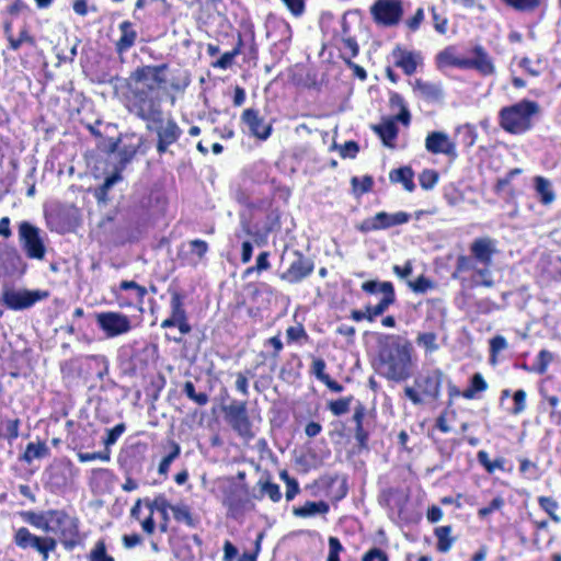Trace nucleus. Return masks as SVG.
Here are the masks:
<instances>
[{"mask_svg": "<svg viewBox=\"0 0 561 561\" xmlns=\"http://www.w3.org/2000/svg\"><path fill=\"white\" fill-rule=\"evenodd\" d=\"M413 176H414V173L410 167H401L399 169H394L389 174V179L391 182L402 183L403 187L408 192H413L415 190Z\"/></svg>", "mask_w": 561, "mask_h": 561, "instance_id": "bb28decb", "label": "nucleus"}, {"mask_svg": "<svg viewBox=\"0 0 561 561\" xmlns=\"http://www.w3.org/2000/svg\"><path fill=\"white\" fill-rule=\"evenodd\" d=\"M19 242L25 255L31 260H44L46 245L42 231L28 221H21L19 225Z\"/></svg>", "mask_w": 561, "mask_h": 561, "instance_id": "39448f33", "label": "nucleus"}, {"mask_svg": "<svg viewBox=\"0 0 561 561\" xmlns=\"http://www.w3.org/2000/svg\"><path fill=\"white\" fill-rule=\"evenodd\" d=\"M221 410L225 415V421L240 437L248 440L254 437L245 401L234 400L227 405H222Z\"/></svg>", "mask_w": 561, "mask_h": 561, "instance_id": "423d86ee", "label": "nucleus"}, {"mask_svg": "<svg viewBox=\"0 0 561 561\" xmlns=\"http://www.w3.org/2000/svg\"><path fill=\"white\" fill-rule=\"evenodd\" d=\"M425 148L428 152L443 153L451 158L457 157L456 145L450 141L444 131H432L425 139Z\"/></svg>", "mask_w": 561, "mask_h": 561, "instance_id": "2eb2a0df", "label": "nucleus"}, {"mask_svg": "<svg viewBox=\"0 0 561 561\" xmlns=\"http://www.w3.org/2000/svg\"><path fill=\"white\" fill-rule=\"evenodd\" d=\"M122 171L123 170H118V167L115 165L114 172L105 178L103 184L95 191V197L99 202L107 201L108 191L123 179L121 174Z\"/></svg>", "mask_w": 561, "mask_h": 561, "instance_id": "7c9ffc66", "label": "nucleus"}, {"mask_svg": "<svg viewBox=\"0 0 561 561\" xmlns=\"http://www.w3.org/2000/svg\"><path fill=\"white\" fill-rule=\"evenodd\" d=\"M96 323L108 337L125 334L130 331V319L119 312L106 311L96 314Z\"/></svg>", "mask_w": 561, "mask_h": 561, "instance_id": "f8f14e48", "label": "nucleus"}, {"mask_svg": "<svg viewBox=\"0 0 561 561\" xmlns=\"http://www.w3.org/2000/svg\"><path fill=\"white\" fill-rule=\"evenodd\" d=\"M26 267L27 264L15 248L0 243V279L21 276Z\"/></svg>", "mask_w": 561, "mask_h": 561, "instance_id": "9d476101", "label": "nucleus"}, {"mask_svg": "<svg viewBox=\"0 0 561 561\" xmlns=\"http://www.w3.org/2000/svg\"><path fill=\"white\" fill-rule=\"evenodd\" d=\"M505 348H507V341L504 336L495 335L493 339H491L490 352L493 358L497 353L504 351Z\"/></svg>", "mask_w": 561, "mask_h": 561, "instance_id": "0e129e2a", "label": "nucleus"}, {"mask_svg": "<svg viewBox=\"0 0 561 561\" xmlns=\"http://www.w3.org/2000/svg\"><path fill=\"white\" fill-rule=\"evenodd\" d=\"M535 190L543 205H549L556 199V194L549 180L542 176L535 178Z\"/></svg>", "mask_w": 561, "mask_h": 561, "instance_id": "c85d7f7f", "label": "nucleus"}, {"mask_svg": "<svg viewBox=\"0 0 561 561\" xmlns=\"http://www.w3.org/2000/svg\"><path fill=\"white\" fill-rule=\"evenodd\" d=\"M268 256H270V253L268 252H261L259 254V256L256 257V265L255 266H252V267H249L247 271H245V274L249 275L251 274L253 271H257V272H262V271H266L270 268V262H268Z\"/></svg>", "mask_w": 561, "mask_h": 561, "instance_id": "052dcab7", "label": "nucleus"}, {"mask_svg": "<svg viewBox=\"0 0 561 561\" xmlns=\"http://www.w3.org/2000/svg\"><path fill=\"white\" fill-rule=\"evenodd\" d=\"M352 400H353L352 397H347V398H341L335 401H331L329 403V410L336 416L345 414L350 410Z\"/></svg>", "mask_w": 561, "mask_h": 561, "instance_id": "09e8293b", "label": "nucleus"}, {"mask_svg": "<svg viewBox=\"0 0 561 561\" xmlns=\"http://www.w3.org/2000/svg\"><path fill=\"white\" fill-rule=\"evenodd\" d=\"M439 175L435 170L425 169L419 175L420 185L423 190H432L438 182Z\"/></svg>", "mask_w": 561, "mask_h": 561, "instance_id": "79ce46f5", "label": "nucleus"}, {"mask_svg": "<svg viewBox=\"0 0 561 561\" xmlns=\"http://www.w3.org/2000/svg\"><path fill=\"white\" fill-rule=\"evenodd\" d=\"M88 359L93 360L100 370L96 373L99 379H103L108 374V360L104 355H89Z\"/></svg>", "mask_w": 561, "mask_h": 561, "instance_id": "5fc2aeb1", "label": "nucleus"}, {"mask_svg": "<svg viewBox=\"0 0 561 561\" xmlns=\"http://www.w3.org/2000/svg\"><path fill=\"white\" fill-rule=\"evenodd\" d=\"M191 252L196 254L198 259H203L208 251V244L204 240L195 239L190 241Z\"/></svg>", "mask_w": 561, "mask_h": 561, "instance_id": "338daca9", "label": "nucleus"}, {"mask_svg": "<svg viewBox=\"0 0 561 561\" xmlns=\"http://www.w3.org/2000/svg\"><path fill=\"white\" fill-rule=\"evenodd\" d=\"M503 505H504V500L501 496H496L491 501V503L488 506L480 508L478 511V515H479V517L484 518L488 515H490L491 513H493L494 511L500 510Z\"/></svg>", "mask_w": 561, "mask_h": 561, "instance_id": "680f3d73", "label": "nucleus"}, {"mask_svg": "<svg viewBox=\"0 0 561 561\" xmlns=\"http://www.w3.org/2000/svg\"><path fill=\"white\" fill-rule=\"evenodd\" d=\"M381 294L383 297L376 306H367L365 309L369 322H373L376 317L383 314L396 301V293L392 284H383Z\"/></svg>", "mask_w": 561, "mask_h": 561, "instance_id": "aec40b11", "label": "nucleus"}, {"mask_svg": "<svg viewBox=\"0 0 561 561\" xmlns=\"http://www.w3.org/2000/svg\"><path fill=\"white\" fill-rule=\"evenodd\" d=\"M451 526H440L435 529V536L437 538V550L440 552H448L455 542V538L451 537Z\"/></svg>", "mask_w": 561, "mask_h": 561, "instance_id": "473e14b6", "label": "nucleus"}, {"mask_svg": "<svg viewBox=\"0 0 561 561\" xmlns=\"http://www.w3.org/2000/svg\"><path fill=\"white\" fill-rule=\"evenodd\" d=\"M167 64L137 67L128 78L126 106L140 119H159Z\"/></svg>", "mask_w": 561, "mask_h": 561, "instance_id": "f257e3e1", "label": "nucleus"}, {"mask_svg": "<svg viewBox=\"0 0 561 561\" xmlns=\"http://www.w3.org/2000/svg\"><path fill=\"white\" fill-rule=\"evenodd\" d=\"M518 11H533L540 5L541 0H503Z\"/></svg>", "mask_w": 561, "mask_h": 561, "instance_id": "3c124183", "label": "nucleus"}, {"mask_svg": "<svg viewBox=\"0 0 561 561\" xmlns=\"http://www.w3.org/2000/svg\"><path fill=\"white\" fill-rule=\"evenodd\" d=\"M170 446L172 448L171 451L162 458L158 467V472L161 476L168 474L171 463L179 457L181 453V447L178 443L172 440Z\"/></svg>", "mask_w": 561, "mask_h": 561, "instance_id": "c9c22d12", "label": "nucleus"}, {"mask_svg": "<svg viewBox=\"0 0 561 561\" xmlns=\"http://www.w3.org/2000/svg\"><path fill=\"white\" fill-rule=\"evenodd\" d=\"M71 516H69L66 512L59 510H49L48 511V519L50 520V526L53 527L50 531L57 533Z\"/></svg>", "mask_w": 561, "mask_h": 561, "instance_id": "a19ab883", "label": "nucleus"}, {"mask_svg": "<svg viewBox=\"0 0 561 561\" xmlns=\"http://www.w3.org/2000/svg\"><path fill=\"white\" fill-rule=\"evenodd\" d=\"M457 56L454 54L453 48H445L437 55V62L439 66H454L456 67Z\"/></svg>", "mask_w": 561, "mask_h": 561, "instance_id": "4d7b16f0", "label": "nucleus"}, {"mask_svg": "<svg viewBox=\"0 0 561 561\" xmlns=\"http://www.w3.org/2000/svg\"><path fill=\"white\" fill-rule=\"evenodd\" d=\"M23 517L26 523L45 533H50V529L53 528L50 526V520L48 519V511L43 513L26 512L23 514Z\"/></svg>", "mask_w": 561, "mask_h": 561, "instance_id": "2f4dec72", "label": "nucleus"}, {"mask_svg": "<svg viewBox=\"0 0 561 561\" xmlns=\"http://www.w3.org/2000/svg\"><path fill=\"white\" fill-rule=\"evenodd\" d=\"M325 362L322 358H316L312 362V374L319 379L321 382H323L329 375L325 374Z\"/></svg>", "mask_w": 561, "mask_h": 561, "instance_id": "69168bd1", "label": "nucleus"}, {"mask_svg": "<svg viewBox=\"0 0 561 561\" xmlns=\"http://www.w3.org/2000/svg\"><path fill=\"white\" fill-rule=\"evenodd\" d=\"M144 121L154 124V127H151L150 125H148L147 127L148 129L154 130L157 134V151L159 154L168 152L169 147L175 144L182 135V129L179 127V125L173 118H168L167 121L163 119V113L161 107L159 119Z\"/></svg>", "mask_w": 561, "mask_h": 561, "instance_id": "0eeeda50", "label": "nucleus"}, {"mask_svg": "<svg viewBox=\"0 0 561 561\" xmlns=\"http://www.w3.org/2000/svg\"><path fill=\"white\" fill-rule=\"evenodd\" d=\"M151 515L154 511L161 514L162 520L169 522L168 511L174 507L163 495L154 497V500L148 504Z\"/></svg>", "mask_w": 561, "mask_h": 561, "instance_id": "e433bc0d", "label": "nucleus"}, {"mask_svg": "<svg viewBox=\"0 0 561 561\" xmlns=\"http://www.w3.org/2000/svg\"><path fill=\"white\" fill-rule=\"evenodd\" d=\"M538 112V104L523 100L500 111L501 127L511 134H523L531 127V116Z\"/></svg>", "mask_w": 561, "mask_h": 561, "instance_id": "7ed1b4c3", "label": "nucleus"}, {"mask_svg": "<svg viewBox=\"0 0 561 561\" xmlns=\"http://www.w3.org/2000/svg\"><path fill=\"white\" fill-rule=\"evenodd\" d=\"M538 504L541 507V510H543L554 523L561 522V518L556 514L559 504L554 499L550 496H539Z\"/></svg>", "mask_w": 561, "mask_h": 561, "instance_id": "ea45409f", "label": "nucleus"}, {"mask_svg": "<svg viewBox=\"0 0 561 561\" xmlns=\"http://www.w3.org/2000/svg\"><path fill=\"white\" fill-rule=\"evenodd\" d=\"M49 455V448L44 442L28 443L24 454L20 459L26 463H31L34 459H42Z\"/></svg>", "mask_w": 561, "mask_h": 561, "instance_id": "cd10ccee", "label": "nucleus"}, {"mask_svg": "<svg viewBox=\"0 0 561 561\" xmlns=\"http://www.w3.org/2000/svg\"><path fill=\"white\" fill-rule=\"evenodd\" d=\"M90 561H114V558L106 553V546L103 540H99L89 556Z\"/></svg>", "mask_w": 561, "mask_h": 561, "instance_id": "a18cd8bd", "label": "nucleus"}, {"mask_svg": "<svg viewBox=\"0 0 561 561\" xmlns=\"http://www.w3.org/2000/svg\"><path fill=\"white\" fill-rule=\"evenodd\" d=\"M78 460L80 462H88L93 460H101V461H110L111 459V451L105 448L103 451H94V453H78L77 454Z\"/></svg>", "mask_w": 561, "mask_h": 561, "instance_id": "c03bdc74", "label": "nucleus"}, {"mask_svg": "<svg viewBox=\"0 0 561 561\" xmlns=\"http://www.w3.org/2000/svg\"><path fill=\"white\" fill-rule=\"evenodd\" d=\"M142 144L144 139L140 135L124 134L117 139H110L107 152L115 154L117 160L115 165L118 170H124L133 161Z\"/></svg>", "mask_w": 561, "mask_h": 561, "instance_id": "20e7f679", "label": "nucleus"}, {"mask_svg": "<svg viewBox=\"0 0 561 561\" xmlns=\"http://www.w3.org/2000/svg\"><path fill=\"white\" fill-rule=\"evenodd\" d=\"M410 215L405 211H398L394 214H388L386 211H379L374 217L364 219L357 227V229L364 233L388 229L393 226L407 224L410 220Z\"/></svg>", "mask_w": 561, "mask_h": 561, "instance_id": "9b49d317", "label": "nucleus"}, {"mask_svg": "<svg viewBox=\"0 0 561 561\" xmlns=\"http://www.w3.org/2000/svg\"><path fill=\"white\" fill-rule=\"evenodd\" d=\"M125 431V425L123 423H119L117 425H115L113 428L111 430H107V434H106V437L104 439V445H105V448L108 449V447L111 445H114L118 437L124 433Z\"/></svg>", "mask_w": 561, "mask_h": 561, "instance_id": "6e6d98bb", "label": "nucleus"}, {"mask_svg": "<svg viewBox=\"0 0 561 561\" xmlns=\"http://www.w3.org/2000/svg\"><path fill=\"white\" fill-rule=\"evenodd\" d=\"M369 11L375 23L385 27L398 25L404 13L402 0H376Z\"/></svg>", "mask_w": 561, "mask_h": 561, "instance_id": "6e6552de", "label": "nucleus"}, {"mask_svg": "<svg viewBox=\"0 0 561 561\" xmlns=\"http://www.w3.org/2000/svg\"><path fill=\"white\" fill-rule=\"evenodd\" d=\"M373 130L381 138L386 147H394L393 140L397 138L399 129L393 119H386L378 125H374Z\"/></svg>", "mask_w": 561, "mask_h": 561, "instance_id": "5701e85b", "label": "nucleus"}, {"mask_svg": "<svg viewBox=\"0 0 561 561\" xmlns=\"http://www.w3.org/2000/svg\"><path fill=\"white\" fill-rule=\"evenodd\" d=\"M313 271V263L300 253H296V259L291 262L286 272L280 275V278L290 283H299Z\"/></svg>", "mask_w": 561, "mask_h": 561, "instance_id": "dca6fc26", "label": "nucleus"}, {"mask_svg": "<svg viewBox=\"0 0 561 561\" xmlns=\"http://www.w3.org/2000/svg\"><path fill=\"white\" fill-rule=\"evenodd\" d=\"M14 542L21 549H33L47 561L49 553L56 550L57 540L53 537H39L32 534L26 527H21L14 535Z\"/></svg>", "mask_w": 561, "mask_h": 561, "instance_id": "1a4fd4ad", "label": "nucleus"}, {"mask_svg": "<svg viewBox=\"0 0 561 561\" xmlns=\"http://www.w3.org/2000/svg\"><path fill=\"white\" fill-rule=\"evenodd\" d=\"M241 121L248 126L250 134L261 140H266L272 133V125L260 116L259 111L247 108L243 111Z\"/></svg>", "mask_w": 561, "mask_h": 561, "instance_id": "4468645a", "label": "nucleus"}, {"mask_svg": "<svg viewBox=\"0 0 561 561\" xmlns=\"http://www.w3.org/2000/svg\"><path fill=\"white\" fill-rule=\"evenodd\" d=\"M118 28L121 37L115 44V50L118 55H123L135 45L137 32L133 28V23L130 21H123Z\"/></svg>", "mask_w": 561, "mask_h": 561, "instance_id": "412c9836", "label": "nucleus"}, {"mask_svg": "<svg viewBox=\"0 0 561 561\" xmlns=\"http://www.w3.org/2000/svg\"><path fill=\"white\" fill-rule=\"evenodd\" d=\"M389 561L388 556L379 548H371L362 558V561Z\"/></svg>", "mask_w": 561, "mask_h": 561, "instance_id": "774afa93", "label": "nucleus"}, {"mask_svg": "<svg viewBox=\"0 0 561 561\" xmlns=\"http://www.w3.org/2000/svg\"><path fill=\"white\" fill-rule=\"evenodd\" d=\"M379 373L389 380L402 381L410 377L411 343L403 336L387 334L378 340Z\"/></svg>", "mask_w": 561, "mask_h": 561, "instance_id": "f03ea898", "label": "nucleus"}, {"mask_svg": "<svg viewBox=\"0 0 561 561\" xmlns=\"http://www.w3.org/2000/svg\"><path fill=\"white\" fill-rule=\"evenodd\" d=\"M10 31H11V24L7 23L4 26V33H5L7 39L9 42V47L12 50H18L23 44H28L31 46H33L35 44L34 38L28 34V32L25 27H23L20 31L18 38H14Z\"/></svg>", "mask_w": 561, "mask_h": 561, "instance_id": "c756f323", "label": "nucleus"}, {"mask_svg": "<svg viewBox=\"0 0 561 561\" xmlns=\"http://www.w3.org/2000/svg\"><path fill=\"white\" fill-rule=\"evenodd\" d=\"M329 508V504L324 501H308L300 507H294L293 513L297 517H311L318 514H327Z\"/></svg>", "mask_w": 561, "mask_h": 561, "instance_id": "a878e982", "label": "nucleus"}, {"mask_svg": "<svg viewBox=\"0 0 561 561\" xmlns=\"http://www.w3.org/2000/svg\"><path fill=\"white\" fill-rule=\"evenodd\" d=\"M437 335L433 332L421 333L416 337L417 345L424 347L427 352L432 353L438 350L436 343Z\"/></svg>", "mask_w": 561, "mask_h": 561, "instance_id": "37998d69", "label": "nucleus"}, {"mask_svg": "<svg viewBox=\"0 0 561 561\" xmlns=\"http://www.w3.org/2000/svg\"><path fill=\"white\" fill-rule=\"evenodd\" d=\"M58 533L61 536L62 543L66 549L71 550L79 543V525L78 519L70 517Z\"/></svg>", "mask_w": 561, "mask_h": 561, "instance_id": "b1692460", "label": "nucleus"}, {"mask_svg": "<svg viewBox=\"0 0 561 561\" xmlns=\"http://www.w3.org/2000/svg\"><path fill=\"white\" fill-rule=\"evenodd\" d=\"M472 53L473 69L478 70L483 76L493 75L495 67L485 49L482 46H476Z\"/></svg>", "mask_w": 561, "mask_h": 561, "instance_id": "4be33fe9", "label": "nucleus"}, {"mask_svg": "<svg viewBox=\"0 0 561 561\" xmlns=\"http://www.w3.org/2000/svg\"><path fill=\"white\" fill-rule=\"evenodd\" d=\"M119 288L122 290H133L134 293V298L139 301V302H142L144 300V297L146 296L147 294V289L146 287L144 286H140L139 284H137L136 282L134 280H123L121 284H119Z\"/></svg>", "mask_w": 561, "mask_h": 561, "instance_id": "49530a36", "label": "nucleus"}, {"mask_svg": "<svg viewBox=\"0 0 561 561\" xmlns=\"http://www.w3.org/2000/svg\"><path fill=\"white\" fill-rule=\"evenodd\" d=\"M443 378L444 374L439 369H436L424 377L417 378L415 385L425 396L435 400L440 394Z\"/></svg>", "mask_w": 561, "mask_h": 561, "instance_id": "6ab92c4d", "label": "nucleus"}, {"mask_svg": "<svg viewBox=\"0 0 561 561\" xmlns=\"http://www.w3.org/2000/svg\"><path fill=\"white\" fill-rule=\"evenodd\" d=\"M47 297L48 291L45 290H10L4 293L3 300L10 309L23 310Z\"/></svg>", "mask_w": 561, "mask_h": 561, "instance_id": "ddd939ff", "label": "nucleus"}, {"mask_svg": "<svg viewBox=\"0 0 561 561\" xmlns=\"http://www.w3.org/2000/svg\"><path fill=\"white\" fill-rule=\"evenodd\" d=\"M342 43H343V47L345 49L350 50L348 58H354L358 55V51H359L358 44L354 37L347 35V27L345 24H343Z\"/></svg>", "mask_w": 561, "mask_h": 561, "instance_id": "603ef678", "label": "nucleus"}, {"mask_svg": "<svg viewBox=\"0 0 561 561\" xmlns=\"http://www.w3.org/2000/svg\"><path fill=\"white\" fill-rule=\"evenodd\" d=\"M553 356L552 354L547 350H541L537 356V368L536 370L539 374H545L548 365L552 362Z\"/></svg>", "mask_w": 561, "mask_h": 561, "instance_id": "13d9d810", "label": "nucleus"}, {"mask_svg": "<svg viewBox=\"0 0 561 561\" xmlns=\"http://www.w3.org/2000/svg\"><path fill=\"white\" fill-rule=\"evenodd\" d=\"M473 259L483 266L492 264V257L496 253V241L489 238H477L470 245Z\"/></svg>", "mask_w": 561, "mask_h": 561, "instance_id": "f3484780", "label": "nucleus"}, {"mask_svg": "<svg viewBox=\"0 0 561 561\" xmlns=\"http://www.w3.org/2000/svg\"><path fill=\"white\" fill-rule=\"evenodd\" d=\"M183 392L190 400L201 407L206 405L209 401V397L206 392H196L195 386L192 381H185Z\"/></svg>", "mask_w": 561, "mask_h": 561, "instance_id": "58836bf2", "label": "nucleus"}, {"mask_svg": "<svg viewBox=\"0 0 561 561\" xmlns=\"http://www.w3.org/2000/svg\"><path fill=\"white\" fill-rule=\"evenodd\" d=\"M242 46V38L239 35L237 46L231 50L225 53L217 61L213 64V67L219 69H227L233 64V59L240 54Z\"/></svg>", "mask_w": 561, "mask_h": 561, "instance_id": "4c0bfd02", "label": "nucleus"}, {"mask_svg": "<svg viewBox=\"0 0 561 561\" xmlns=\"http://www.w3.org/2000/svg\"><path fill=\"white\" fill-rule=\"evenodd\" d=\"M351 183L355 193L364 194L373 188L374 180L369 175H365L360 181L358 178L353 176Z\"/></svg>", "mask_w": 561, "mask_h": 561, "instance_id": "8fccbe9b", "label": "nucleus"}, {"mask_svg": "<svg viewBox=\"0 0 561 561\" xmlns=\"http://www.w3.org/2000/svg\"><path fill=\"white\" fill-rule=\"evenodd\" d=\"M431 11L435 31L443 35L446 34L448 20L445 16H442L434 7Z\"/></svg>", "mask_w": 561, "mask_h": 561, "instance_id": "bf43d9fd", "label": "nucleus"}, {"mask_svg": "<svg viewBox=\"0 0 561 561\" xmlns=\"http://www.w3.org/2000/svg\"><path fill=\"white\" fill-rule=\"evenodd\" d=\"M413 89L419 91L421 96L427 101H437L443 98L442 87L437 83L416 79L413 83Z\"/></svg>", "mask_w": 561, "mask_h": 561, "instance_id": "393cba45", "label": "nucleus"}, {"mask_svg": "<svg viewBox=\"0 0 561 561\" xmlns=\"http://www.w3.org/2000/svg\"><path fill=\"white\" fill-rule=\"evenodd\" d=\"M515 407L512 410L513 414H519L526 409V392L523 389H519L514 392L513 396Z\"/></svg>", "mask_w": 561, "mask_h": 561, "instance_id": "e2e57ef3", "label": "nucleus"}, {"mask_svg": "<svg viewBox=\"0 0 561 561\" xmlns=\"http://www.w3.org/2000/svg\"><path fill=\"white\" fill-rule=\"evenodd\" d=\"M392 56L394 58V65L401 68L408 76L413 75L417 66L422 62L420 53L403 50L400 47L393 50Z\"/></svg>", "mask_w": 561, "mask_h": 561, "instance_id": "a211bd4d", "label": "nucleus"}, {"mask_svg": "<svg viewBox=\"0 0 561 561\" xmlns=\"http://www.w3.org/2000/svg\"><path fill=\"white\" fill-rule=\"evenodd\" d=\"M262 494L267 495L273 502H278L282 499V493L278 484L262 480L259 481Z\"/></svg>", "mask_w": 561, "mask_h": 561, "instance_id": "de8ad7c7", "label": "nucleus"}, {"mask_svg": "<svg viewBox=\"0 0 561 561\" xmlns=\"http://www.w3.org/2000/svg\"><path fill=\"white\" fill-rule=\"evenodd\" d=\"M409 287L416 294H424L433 287V283L427 277L421 275L414 282H409Z\"/></svg>", "mask_w": 561, "mask_h": 561, "instance_id": "864d4df0", "label": "nucleus"}, {"mask_svg": "<svg viewBox=\"0 0 561 561\" xmlns=\"http://www.w3.org/2000/svg\"><path fill=\"white\" fill-rule=\"evenodd\" d=\"M170 307H171V316L170 317L173 318V320L179 321V320L187 318L186 311L183 306V296L180 293H178V291L172 293Z\"/></svg>", "mask_w": 561, "mask_h": 561, "instance_id": "f704fd0d", "label": "nucleus"}, {"mask_svg": "<svg viewBox=\"0 0 561 561\" xmlns=\"http://www.w3.org/2000/svg\"><path fill=\"white\" fill-rule=\"evenodd\" d=\"M171 512L173 513V517L176 522L183 523L191 528L196 526L197 520L192 516L187 505L176 504L174 507H171Z\"/></svg>", "mask_w": 561, "mask_h": 561, "instance_id": "72a5a7b5", "label": "nucleus"}]
</instances>
